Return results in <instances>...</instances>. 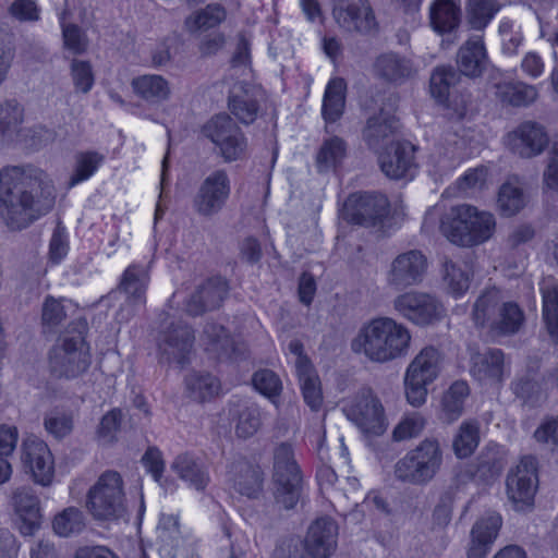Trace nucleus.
I'll list each match as a JSON object with an SVG mask.
<instances>
[{
  "instance_id": "nucleus-52",
  "label": "nucleus",
  "mask_w": 558,
  "mask_h": 558,
  "mask_svg": "<svg viewBox=\"0 0 558 558\" xmlns=\"http://www.w3.org/2000/svg\"><path fill=\"white\" fill-rule=\"evenodd\" d=\"M52 527L64 537L80 533L85 527L84 514L78 508L69 507L54 517Z\"/></svg>"
},
{
  "instance_id": "nucleus-20",
  "label": "nucleus",
  "mask_w": 558,
  "mask_h": 558,
  "mask_svg": "<svg viewBox=\"0 0 558 558\" xmlns=\"http://www.w3.org/2000/svg\"><path fill=\"white\" fill-rule=\"evenodd\" d=\"M228 283L221 277H213L199 284L186 301L185 311L191 316H201L222 304L228 294Z\"/></svg>"
},
{
  "instance_id": "nucleus-11",
  "label": "nucleus",
  "mask_w": 558,
  "mask_h": 558,
  "mask_svg": "<svg viewBox=\"0 0 558 558\" xmlns=\"http://www.w3.org/2000/svg\"><path fill=\"white\" fill-rule=\"evenodd\" d=\"M392 307L399 316L416 326L430 325L444 315L442 304L434 295L422 291L398 294Z\"/></svg>"
},
{
  "instance_id": "nucleus-3",
  "label": "nucleus",
  "mask_w": 558,
  "mask_h": 558,
  "mask_svg": "<svg viewBox=\"0 0 558 558\" xmlns=\"http://www.w3.org/2000/svg\"><path fill=\"white\" fill-rule=\"evenodd\" d=\"M440 230L453 244L471 247L488 241L494 235L496 219L489 211L462 204L453 206L442 218Z\"/></svg>"
},
{
  "instance_id": "nucleus-53",
  "label": "nucleus",
  "mask_w": 558,
  "mask_h": 558,
  "mask_svg": "<svg viewBox=\"0 0 558 558\" xmlns=\"http://www.w3.org/2000/svg\"><path fill=\"white\" fill-rule=\"evenodd\" d=\"M235 415V434L241 438L252 437L262 426V412L255 404L240 408Z\"/></svg>"
},
{
  "instance_id": "nucleus-5",
  "label": "nucleus",
  "mask_w": 558,
  "mask_h": 558,
  "mask_svg": "<svg viewBox=\"0 0 558 558\" xmlns=\"http://www.w3.org/2000/svg\"><path fill=\"white\" fill-rule=\"evenodd\" d=\"M90 364V349L81 330L68 329L48 354L49 371L57 378H77L88 371Z\"/></svg>"
},
{
  "instance_id": "nucleus-46",
  "label": "nucleus",
  "mask_w": 558,
  "mask_h": 558,
  "mask_svg": "<svg viewBox=\"0 0 558 558\" xmlns=\"http://www.w3.org/2000/svg\"><path fill=\"white\" fill-rule=\"evenodd\" d=\"M444 281L449 292L462 295L470 287V267L464 262L446 260L444 263Z\"/></svg>"
},
{
  "instance_id": "nucleus-58",
  "label": "nucleus",
  "mask_w": 558,
  "mask_h": 558,
  "mask_svg": "<svg viewBox=\"0 0 558 558\" xmlns=\"http://www.w3.org/2000/svg\"><path fill=\"white\" fill-rule=\"evenodd\" d=\"M254 387L268 398L277 397L281 391V380L270 369H260L253 376Z\"/></svg>"
},
{
  "instance_id": "nucleus-64",
  "label": "nucleus",
  "mask_w": 558,
  "mask_h": 558,
  "mask_svg": "<svg viewBox=\"0 0 558 558\" xmlns=\"http://www.w3.org/2000/svg\"><path fill=\"white\" fill-rule=\"evenodd\" d=\"M544 182L548 189L558 191V142H555L549 150Z\"/></svg>"
},
{
  "instance_id": "nucleus-31",
  "label": "nucleus",
  "mask_w": 558,
  "mask_h": 558,
  "mask_svg": "<svg viewBox=\"0 0 558 558\" xmlns=\"http://www.w3.org/2000/svg\"><path fill=\"white\" fill-rule=\"evenodd\" d=\"M442 354L433 345L423 348L409 364L405 374L427 383H433L439 372Z\"/></svg>"
},
{
  "instance_id": "nucleus-50",
  "label": "nucleus",
  "mask_w": 558,
  "mask_h": 558,
  "mask_svg": "<svg viewBox=\"0 0 558 558\" xmlns=\"http://www.w3.org/2000/svg\"><path fill=\"white\" fill-rule=\"evenodd\" d=\"M460 76L452 66H438L430 76V94L438 102L448 100L450 88L453 87Z\"/></svg>"
},
{
  "instance_id": "nucleus-26",
  "label": "nucleus",
  "mask_w": 558,
  "mask_h": 558,
  "mask_svg": "<svg viewBox=\"0 0 558 558\" xmlns=\"http://www.w3.org/2000/svg\"><path fill=\"white\" fill-rule=\"evenodd\" d=\"M376 77L389 83H402L415 73L413 63L396 52L379 54L373 64Z\"/></svg>"
},
{
  "instance_id": "nucleus-61",
  "label": "nucleus",
  "mask_w": 558,
  "mask_h": 558,
  "mask_svg": "<svg viewBox=\"0 0 558 558\" xmlns=\"http://www.w3.org/2000/svg\"><path fill=\"white\" fill-rule=\"evenodd\" d=\"M9 13L20 22H36L40 16V9L35 0H14L9 7Z\"/></svg>"
},
{
  "instance_id": "nucleus-41",
  "label": "nucleus",
  "mask_w": 558,
  "mask_h": 558,
  "mask_svg": "<svg viewBox=\"0 0 558 558\" xmlns=\"http://www.w3.org/2000/svg\"><path fill=\"white\" fill-rule=\"evenodd\" d=\"M23 123V108L16 100H5L0 105V143L11 142Z\"/></svg>"
},
{
  "instance_id": "nucleus-39",
  "label": "nucleus",
  "mask_w": 558,
  "mask_h": 558,
  "mask_svg": "<svg viewBox=\"0 0 558 558\" xmlns=\"http://www.w3.org/2000/svg\"><path fill=\"white\" fill-rule=\"evenodd\" d=\"M345 82L340 77H336L328 83L322 109L325 121L335 122L342 116L345 105Z\"/></svg>"
},
{
  "instance_id": "nucleus-57",
  "label": "nucleus",
  "mask_w": 558,
  "mask_h": 558,
  "mask_svg": "<svg viewBox=\"0 0 558 558\" xmlns=\"http://www.w3.org/2000/svg\"><path fill=\"white\" fill-rule=\"evenodd\" d=\"M425 421L418 413L404 416L395 427L392 436L397 441L416 437L424 429Z\"/></svg>"
},
{
  "instance_id": "nucleus-49",
  "label": "nucleus",
  "mask_w": 558,
  "mask_h": 558,
  "mask_svg": "<svg viewBox=\"0 0 558 558\" xmlns=\"http://www.w3.org/2000/svg\"><path fill=\"white\" fill-rule=\"evenodd\" d=\"M347 146L338 136L326 140L316 156V166L319 172L328 171L340 163L345 157Z\"/></svg>"
},
{
  "instance_id": "nucleus-7",
  "label": "nucleus",
  "mask_w": 558,
  "mask_h": 558,
  "mask_svg": "<svg viewBox=\"0 0 558 558\" xmlns=\"http://www.w3.org/2000/svg\"><path fill=\"white\" fill-rule=\"evenodd\" d=\"M275 500L282 508L292 509L301 495L302 476L290 444L282 442L274 450Z\"/></svg>"
},
{
  "instance_id": "nucleus-18",
  "label": "nucleus",
  "mask_w": 558,
  "mask_h": 558,
  "mask_svg": "<svg viewBox=\"0 0 558 558\" xmlns=\"http://www.w3.org/2000/svg\"><path fill=\"white\" fill-rule=\"evenodd\" d=\"M509 149L522 158H533L541 155L548 145L549 137L545 128L534 121H524L507 137Z\"/></svg>"
},
{
  "instance_id": "nucleus-43",
  "label": "nucleus",
  "mask_w": 558,
  "mask_h": 558,
  "mask_svg": "<svg viewBox=\"0 0 558 558\" xmlns=\"http://www.w3.org/2000/svg\"><path fill=\"white\" fill-rule=\"evenodd\" d=\"M469 393V386L463 380L454 381L445 391L441 398V411L446 421L451 423L461 416Z\"/></svg>"
},
{
  "instance_id": "nucleus-4",
  "label": "nucleus",
  "mask_w": 558,
  "mask_h": 558,
  "mask_svg": "<svg viewBox=\"0 0 558 558\" xmlns=\"http://www.w3.org/2000/svg\"><path fill=\"white\" fill-rule=\"evenodd\" d=\"M444 463V448L436 437H426L393 468L395 477L411 485H426L439 473Z\"/></svg>"
},
{
  "instance_id": "nucleus-42",
  "label": "nucleus",
  "mask_w": 558,
  "mask_h": 558,
  "mask_svg": "<svg viewBox=\"0 0 558 558\" xmlns=\"http://www.w3.org/2000/svg\"><path fill=\"white\" fill-rule=\"evenodd\" d=\"M480 444V424L476 421H464L458 428L452 440V450L457 458L465 459L473 454Z\"/></svg>"
},
{
  "instance_id": "nucleus-19",
  "label": "nucleus",
  "mask_w": 558,
  "mask_h": 558,
  "mask_svg": "<svg viewBox=\"0 0 558 558\" xmlns=\"http://www.w3.org/2000/svg\"><path fill=\"white\" fill-rule=\"evenodd\" d=\"M399 120L385 109L371 116L362 132L363 141L369 149L379 154L393 143L399 130Z\"/></svg>"
},
{
  "instance_id": "nucleus-51",
  "label": "nucleus",
  "mask_w": 558,
  "mask_h": 558,
  "mask_svg": "<svg viewBox=\"0 0 558 558\" xmlns=\"http://www.w3.org/2000/svg\"><path fill=\"white\" fill-rule=\"evenodd\" d=\"M105 156L97 151H82L75 156L74 172L70 178L69 186L72 187L88 180L104 162Z\"/></svg>"
},
{
  "instance_id": "nucleus-38",
  "label": "nucleus",
  "mask_w": 558,
  "mask_h": 558,
  "mask_svg": "<svg viewBox=\"0 0 558 558\" xmlns=\"http://www.w3.org/2000/svg\"><path fill=\"white\" fill-rule=\"evenodd\" d=\"M429 21L437 33H449L459 25L460 9L451 0H438L429 9Z\"/></svg>"
},
{
  "instance_id": "nucleus-62",
  "label": "nucleus",
  "mask_w": 558,
  "mask_h": 558,
  "mask_svg": "<svg viewBox=\"0 0 558 558\" xmlns=\"http://www.w3.org/2000/svg\"><path fill=\"white\" fill-rule=\"evenodd\" d=\"M64 47L73 54H82L87 49V39L81 28L74 24L63 26Z\"/></svg>"
},
{
  "instance_id": "nucleus-6",
  "label": "nucleus",
  "mask_w": 558,
  "mask_h": 558,
  "mask_svg": "<svg viewBox=\"0 0 558 558\" xmlns=\"http://www.w3.org/2000/svg\"><path fill=\"white\" fill-rule=\"evenodd\" d=\"M86 508L97 521L117 522L128 514L124 482L117 471L104 472L88 489Z\"/></svg>"
},
{
  "instance_id": "nucleus-9",
  "label": "nucleus",
  "mask_w": 558,
  "mask_h": 558,
  "mask_svg": "<svg viewBox=\"0 0 558 558\" xmlns=\"http://www.w3.org/2000/svg\"><path fill=\"white\" fill-rule=\"evenodd\" d=\"M231 194V180L225 169L211 171L201 183L194 198V210L202 217L211 218L227 205Z\"/></svg>"
},
{
  "instance_id": "nucleus-17",
  "label": "nucleus",
  "mask_w": 558,
  "mask_h": 558,
  "mask_svg": "<svg viewBox=\"0 0 558 558\" xmlns=\"http://www.w3.org/2000/svg\"><path fill=\"white\" fill-rule=\"evenodd\" d=\"M388 199L379 193H355L343 206V218L353 225L373 226L388 213Z\"/></svg>"
},
{
  "instance_id": "nucleus-37",
  "label": "nucleus",
  "mask_w": 558,
  "mask_h": 558,
  "mask_svg": "<svg viewBox=\"0 0 558 558\" xmlns=\"http://www.w3.org/2000/svg\"><path fill=\"white\" fill-rule=\"evenodd\" d=\"M149 280L148 270L144 266L131 265L123 272L120 289L128 295L130 305L145 303V291Z\"/></svg>"
},
{
  "instance_id": "nucleus-25",
  "label": "nucleus",
  "mask_w": 558,
  "mask_h": 558,
  "mask_svg": "<svg viewBox=\"0 0 558 558\" xmlns=\"http://www.w3.org/2000/svg\"><path fill=\"white\" fill-rule=\"evenodd\" d=\"M258 90L254 86L239 82L229 93L228 107L231 113L242 123H253L259 111Z\"/></svg>"
},
{
  "instance_id": "nucleus-47",
  "label": "nucleus",
  "mask_w": 558,
  "mask_h": 558,
  "mask_svg": "<svg viewBox=\"0 0 558 558\" xmlns=\"http://www.w3.org/2000/svg\"><path fill=\"white\" fill-rule=\"evenodd\" d=\"M185 383L191 398L201 402L210 400L220 391V381L210 374H190Z\"/></svg>"
},
{
  "instance_id": "nucleus-24",
  "label": "nucleus",
  "mask_w": 558,
  "mask_h": 558,
  "mask_svg": "<svg viewBox=\"0 0 558 558\" xmlns=\"http://www.w3.org/2000/svg\"><path fill=\"white\" fill-rule=\"evenodd\" d=\"M472 376L484 384H500L507 374L505 353L500 349H487L471 356Z\"/></svg>"
},
{
  "instance_id": "nucleus-22",
  "label": "nucleus",
  "mask_w": 558,
  "mask_h": 558,
  "mask_svg": "<svg viewBox=\"0 0 558 558\" xmlns=\"http://www.w3.org/2000/svg\"><path fill=\"white\" fill-rule=\"evenodd\" d=\"M12 506L19 519L20 532L32 536L40 527V500L31 487H17L12 492Z\"/></svg>"
},
{
  "instance_id": "nucleus-15",
  "label": "nucleus",
  "mask_w": 558,
  "mask_h": 558,
  "mask_svg": "<svg viewBox=\"0 0 558 558\" xmlns=\"http://www.w3.org/2000/svg\"><path fill=\"white\" fill-rule=\"evenodd\" d=\"M344 412L363 433L380 435L386 430L384 408L379 399L369 390L359 393Z\"/></svg>"
},
{
  "instance_id": "nucleus-30",
  "label": "nucleus",
  "mask_w": 558,
  "mask_h": 558,
  "mask_svg": "<svg viewBox=\"0 0 558 558\" xmlns=\"http://www.w3.org/2000/svg\"><path fill=\"white\" fill-rule=\"evenodd\" d=\"M171 470L197 490L205 489L210 480L207 468L189 453L177 456L171 463Z\"/></svg>"
},
{
  "instance_id": "nucleus-21",
  "label": "nucleus",
  "mask_w": 558,
  "mask_h": 558,
  "mask_svg": "<svg viewBox=\"0 0 558 558\" xmlns=\"http://www.w3.org/2000/svg\"><path fill=\"white\" fill-rule=\"evenodd\" d=\"M415 146L410 142H396L378 154V162L386 177L407 178L415 167Z\"/></svg>"
},
{
  "instance_id": "nucleus-28",
  "label": "nucleus",
  "mask_w": 558,
  "mask_h": 558,
  "mask_svg": "<svg viewBox=\"0 0 558 558\" xmlns=\"http://www.w3.org/2000/svg\"><path fill=\"white\" fill-rule=\"evenodd\" d=\"M229 480L234 488L247 497H255L262 489L263 472L246 460H238L230 465Z\"/></svg>"
},
{
  "instance_id": "nucleus-55",
  "label": "nucleus",
  "mask_w": 558,
  "mask_h": 558,
  "mask_svg": "<svg viewBox=\"0 0 558 558\" xmlns=\"http://www.w3.org/2000/svg\"><path fill=\"white\" fill-rule=\"evenodd\" d=\"M501 525L502 518L499 513L494 511L487 512L475 522L471 530V536L482 538L493 545L499 534Z\"/></svg>"
},
{
  "instance_id": "nucleus-16",
  "label": "nucleus",
  "mask_w": 558,
  "mask_h": 558,
  "mask_svg": "<svg viewBox=\"0 0 558 558\" xmlns=\"http://www.w3.org/2000/svg\"><path fill=\"white\" fill-rule=\"evenodd\" d=\"M21 461L36 484L49 486L54 475V460L48 445L37 438L27 437L21 446Z\"/></svg>"
},
{
  "instance_id": "nucleus-8",
  "label": "nucleus",
  "mask_w": 558,
  "mask_h": 558,
  "mask_svg": "<svg viewBox=\"0 0 558 558\" xmlns=\"http://www.w3.org/2000/svg\"><path fill=\"white\" fill-rule=\"evenodd\" d=\"M537 483V461L532 456H525L507 476V496L515 511H526L533 507Z\"/></svg>"
},
{
  "instance_id": "nucleus-33",
  "label": "nucleus",
  "mask_w": 558,
  "mask_h": 558,
  "mask_svg": "<svg viewBox=\"0 0 558 558\" xmlns=\"http://www.w3.org/2000/svg\"><path fill=\"white\" fill-rule=\"evenodd\" d=\"M525 317L520 306L512 301L502 300L489 332L494 336L517 333L524 324Z\"/></svg>"
},
{
  "instance_id": "nucleus-10",
  "label": "nucleus",
  "mask_w": 558,
  "mask_h": 558,
  "mask_svg": "<svg viewBox=\"0 0 558 558\" xmlns=\"http://www.w3.org/2000/svg\"><path fill=\"white\" fill-rule=\"evenodd\" d=\"M203 134L220 149L222 158L230 162L243 157L246 141L236 123L227 114H217L203 126Z\"/></svg>"
},
{
  "instance_id": "nucleus-63",
  "label": "nucleus",
  "mask_w": 558,
  "mask_h": 558,
  "mask_svg": "<svg viewBox=\"0 0 558 558\" xmlns=\"http://www.w3.org/2000/svg\"><path fill=\"white\" fill-rule=\"evenodd\" d=\"M427 385H429V383L424 381L423 379L414 378L405 374L404 386L405 396L409 403H411L414 407L422 405L426 400Z\"/></svg>"
},
{
  "instance_id": "nucleus-40",
  "label": "nucleus",
  "mask_w": 558,
  "mask_h": 558,
  "mask_svg": "<svg viewBox=\"0 0 558 558\" xmlns=\"http://www.w3.org/2000/svg\"><path fill=\"white\" fill-rule=\"evenodd\" d=\"M227 13L220 4H208L195 11L184 21V27L190 34L208 31L218 26L226 20Z\"/></svg>"
},
{
  "instance_id": "nucleus-27",
  "label": "nucleus",
  "mask_w": 558,
  "mask_h": 558,
  "mask_svg": "<svg viewBox=\"0 0 558 558\" xmlns=\"http://www.w3.org/2000/svg\"><path fill=\"white\" fill-rule=\"evenodd\" d=\"M458 65L466 76L477 77L487 66L488 58L483 37L475 35L470 37L459 49Z\"/></svg>"
},
{
  "instance_id": "nucleus-12",
  "label": "nucleus",
  "mask_w": 558,
  "mask_h": 558,
  "mask_svg": "<svg viewBox=\"0 0 558 558\" xmlns=\"http://www.w3.org/2000/svg\"><path fill=\"white\" fill-rule=\"evenodd\" d=\"M428 267L426 256L420 250H410L398 254L386 271L389 288L403 291L423 282Z\"/></svg>"
},
{
  "instance_id": "nucleus-1",
  "label": "nucleus",
  "mask_w": 558,
  "mask_h": 558,
  "mask_svg": "<svg viewBox=\"0 0 558 558\" xmlns=\"http://www.w3.org/2000/svg\"><path fill=\"white\" fill-rule=\"evenodd\" d=\"M51 178L34 166H9L0 170V218L12 231H20L54 206Z\"/></svg>"
},
{
  "instance_id": "nucleus-34",
  "label": "nucleus",
  "mask_w": 558,
  "mask_h": 558,
  "mask_svg": "<svg viewBox=\"0 0 558 558\" xmlns=\"http://www.w3.org/2000/svg\"><path fill=\"white\" fill-rule=\"evenodd\" d=\"M543 323L554 344H558V283L554 279H546L542 287Z\"/></svg>"
},
{
  "instance_id": "nucleus-23",
  "label": "nucleus",
  "mask_w": 558,
  "mask_h": 558,
  "mask_svg": "<svg viewBox=\"0 0 558 558\" xmlns=\"http://www.w3.org/2000/svg\"><path fill=\"white\" fill-rule=\"evenodd\" d=\"M338 526L327 517L314 521L305 537V550L313 558H328L337 548Z\"/></svg>"
},
{
  "instance_id": "nucleus-44",
  "label": "nucleus",
  "mask_w": 558,
  "mask_h": 558,
  "mask_svg": "<svg viewBox=\"0 0 558 558\" xmlns=\"http://www.w3.org/2000/svg\"><path fill=\"white\" fill-rule=\"evenodd\" d=\"M304 401L314 411L323 403L320 380L312 364H301L296 373Z\"/></svg>"
},
{
  "instance_id": "nucleus-35",
  "label": "nucleus",
  "mask_w": 558,
  "mask_h": 558,
  "mask_svg": "<svg viewBox=\"0 0 558 558\" xmlns=\"http://www.w3.org/2000/svg\"><path fill=\"white\" fill-rule=\"evenodd\" d=\"M201 340L205 350L218 359H229L235 353V343L227 329L216 323H207Z\"/></svg>"
},
{
  "instance_id": "nucleus-56",
  "label": "nucleus",
  "mask_w": 558,
  "mask_h": 558,
  "mask_svg": "<svg viewBox=\"0 0 558 558\" xmlns=\"http://www.w3.org/2000/svg\"><path fill=\"white\" fill-rule=\"evenodd\" d=\"M70 74L76 92L83 94L90 92L95 83V75L88 61L73 59L70 64Z\"/></svg>"
},
{
  "instance_id": "nucleus-54",
  "label": "nucleus",
  "mask_w": 558,
  "mask_h": 558,
  "mask_svg": "<svg viewBox=\"0 0 558 558\" xmlns=\"http://www.w3.org/2000/svg\"><path fill=\"white\" fill-rule=\"evenodd\" d=\"M514 395L524 402L536 405L547 398L543 386L529 376H523L512 384Z\"/></svg>"
},
{
  "instance_id": "nucleus-32",
  "label": "nucleus",
  "mask_w": 558,
  "mask_h": 558,
  "mask_svg": "<svg viewBox=\"0 0 558 558\" xmlns=\"http://www.w3.org/2000/svg\"><path fill=\"white\" fill-rule=\"evenodd\" d=\"M131 86L135 95L153 104L169 99L171 94L169 82L163 76L157 74H145L134 77Z\"/></svg>"
},
{
  "instance_id": "nucleus-2",
  "label": "nucleus",
  "mask_w": 558,
  "mask_h": 558,
  "mask_svg": "<svg viewBox=\"0 0 558 558\" xmlns=\"http://www.w3.org/2000/svg\"><path fill=\"white\" fill-rule=\"evenodd\" d=\"M411 330L389 316H378L364 323L350 342L351 351L377 364L389 363L409 355Z\"/></svg>"
},
{
  "instance_id": "nucleus-13",
  "label": "nucleus",
  "mask_w": 558,
  "mask_h": 558,
  "mask_svg": "<svg viewBox=\"0 0 558 558\" xmlns=\"http://www.w3.org/2000/svg\"><path fill=\"white\" fill-rule=\"evenodd\" d=\"M194 331L185 323L171 322L160 332L157 340L161 361L183 365L187 362L194 344Z\"/></svg>"
},
{
  "instance_id": "nucleus-59",
  "label": "nucleus",
  "mask_w": 558,
  "mask_h": 558,
  "mask_svg": "<svg viewBox=\"0 0 558 558\" xmlns=\"http://www.w3.org/2000/svg\"><path fill=\"white\" fill-rule=\"evenodd\" d=\"M122 417V412L118 409H113L105 414L97 429L99 439L106 444L112 442L120 429Z\"/></svg>"
},
{
  "instance_id": "nucleus-36",
  "label": "nucleus",
  "mask_w": 558,
  "mask_h": 558,
  "mask_svg": "<svg viewBox=\"0 0 558 558\" xmlns=\"http://www.w3.org/2000/svg\"><path fill=\"white\" fill-rule=\"evenodd\" d=\"M504 298L497 288L486 289L480 294L472 310V319L477 328L489 330Z\"/></svg>"
},
{
  "instance_id": "nucleus-60",
  "label": "nucleus",
  "mask_w": 558,
  "mask_h": 558,
  "mask_svg": "<svg viewBox=\"0 0 558 558\" xmlns=\"http://www.w3.org/2000/svg\"><path fill=\"white\" fill-rule=\"evenodd\" d=\"M46 430L57 439L68 436L73 429V420L64 413H50L44 420Z\"/></svg>"
},
{
  "instance_id": "nucleus-45",
  "label": "nucleus",
  "mask_w": 558,
  "mask_h": 558,
  "mask_svg": "<svg viewBox=\"0 0 558 558\" xmlns=\"http://www.w3.org/2000/svg\"><path fill=\"white\" fill-rule=\"evenodd\" d=\"M525 205L524 192L518 183L508 181L500 186L497 197V209L501 216H515Z\"/></svg>"
},
{
  "instance_id": "nucleus-14",
  "label": "nucleus",
  "mask_w": 558,
  "mask_h": 558,
  "mask_svg": "<svg viewBox=\"0 0 558 558\" xmlns=\"http://www.w3.org/2000/svg\"><path fill=\"white\" fill-rule=\"evenodd\" d=\"M332 16L340 28L368 35L377 29V21L368 0H336Z\"/></svg>"
},
{
  "instance_id": "nucleus-29",
  "label": "nucleus",
  "mask_w": 558,
  "mask_h": 558,
  "mask_svg": "<svg viewBox=\"0 0 558 558\" xmlns=\"http://www.w3.org/2000/svg\"><path fill=\"white\" fill-rule=\"evenodd\" d=\"M495 97L504 105L525 107L538 96L537 88L524 82L502 81L494 84Z\"/></svg>"
},
{
  "instance_id": "nucleus-48",
  "label": "nucleus",
  "mask_w": 558,
  "mask_h": 558,
  "mask_svg": "<svg viewBox=\"0 0 558 558\" xmlns=\"http://www.w3.org/2000/svg\"><path fill=\"white\" fill-rule=\"evenodd\" d=\"M500 7L496 0H469L466 5V20L471 28L483 31Z\"/></svg>"
}]
</instances>
